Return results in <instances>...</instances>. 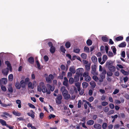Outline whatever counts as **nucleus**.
I'll use <instances>...</instances> for the list:
<instances>
[{"label": "nucleus", "mask_w": 129, "mask_h": 129, "mask_svg": "<svg viewBox=\"0 0 129 129\" xmlns=\"http://www.w3.org/2000/svg\"><path fill=\"white\" fill-rule=\"evenodd\" d=\"M8 89L9 91V92H10V93H12L13 92V88L11 86L9 85V86Z\"/></svg>", "instance_id": "nucleus-40"}, {"label": "nucleus", "mask_w": 129, "mask_h": 129, "mask_svg": "<svg viewBox=\"0 0 129 129\" xmlns=\"http://www.w3.org/2000/svg\"><path fill=\"white\" fill-rule=\"evenodd\" d=\"M90 65L89 64H87L86 65L85 68L87 71H89L90 70Z\"/></svg>", "instance_id": "nucleus-52"}, {"label": "nucleus", "mask_w": 129, "mask_h": 129, "mask_svg": "<svg viewBox=\"0 0 129 129\" xmlns=\"http://www.w3.org/2000/svg\"><path fill=\"white\" fill-rule=\"evenodd\" d=\"M81 57L83 59H86L87 57V55L86 54L82 53L81 55Z\"/></svg>", "instance_id": "nucleus-39"}, {"label": "nucleus", "mask_w": 129, "mask_h": 129, "mask_svg": "<svg viewBox=\"0 0 129 129\" xmlns=\"http://www.w3.org/2000/svg\"><path fill=\"white\" fill-rule=\"evenodd\" d=\"M112 75L113 73L111 71L108 72L107 73V76H112Z\"/></svg>", "instance_id": "nucleus-57"}, {"label": "nucleus", "mask_w": 129, "mask_h": 129, "mask_svg": "<svg viewBox=\"0 0 129 129\" xmlns=\"http://www.w3.org/2000/svg\"><path fill=\"white\" fill-rule=\"evenodd\" d=\"M126 45V43L125 42H123L120 43L118 45V46L119 47H125Z\"/></svg>", "instance_id": "nucleus-23"}, {"label": "nucleus", "mask_w": 129, "mask_h": 129, "mask_svg": "<svg viewBox=\"0 0 129 129\" xmlns=\"http://www.w3.org/2000/svg\"><path fill=\"white\" fill-rule=\"evenodd\" d=\"M90 84L91 87L93 88H94L96 86L95 82L93 81H91L90 82Z\"/></svg>", "instance_id": "nucleus-27"}, {"label": "nucleus", "mask_w": 129, "mask_h": 129, "mask_svg": "<svg viewBox=\"0 0 129 129\" xmlns=\"http://www.w3.org/2000/svg\"><path fill=\"white\" fill-rule=\"evenodd\" d=\"M64 97V99L66 100H68L69 99L71 98V95L70 94L68 93L63 95Z\"/></svg>", "instance_id": "nucleus-13"}, {"label": "nucleus", "mask_w": 129, "mask_h": 129, "mask_svg": "<svg viewBox=\"0 0 129 129\" xmlns=\"http://www.w3.org/2000/svg\"><path fill=\"white\" fill-rule=\"evenodd\" d=\"M119 92V90L118 89H116L113 92V93L114 94H115L118 93Z\"/></svg>", "instance_id": "nucleus-64"}, {"label": "nucleus", "mask_w": 129, "mask_h": 129, "mask_svg": "<svg viewBox=\"0 0 129 129\" xmlns=\"http://www.w3.org/2000/svg\"><path fill=\"white\" fill-rule=\"evenodd\" d=\"M93 127L96 129H101L102 128V126L99 124L95 123L93 125Z\"/></svg>", "instance_id": "nucleus-10"}, {"label": "nucleus", "mask_w": 129, "mask_h": 129, "mask_svg": "<svg viewBox=\"0 0 129 129\" xmlns=\"http://www.w3.org/2000/svg\"><path fill=\"white\" fill-rule=\"evenodd\" d=\"M91 73L93 75H98V72L96 71V68L95 66L92 67Z\"/></svg>", "instance_id": "nucleus-5"}, {"label": "nucleus", "mask_w": 129, "mask_h": 129, "mask_svg": "<svg viewBox=\"0 0 129 129\" xmlns=\"http://www.w3.org/2000/svg\"><path fill=\"white\" fill-rule=\"evenodd\" d=\"M84 51L85 52L89 53V48L86 46L84 47Z\"/></svg>", "instance_id": "nucleus-37"}, {"label": "nucleus", "mask_w": 129, "mask_h": 129, "mask_svg": "<svg viewBox=\"0 0 129 129\" xmlns=\"http://www.w3.org/2000/svg\"><path fill=\"white\" fill-rule=\"evenodd\" d=\"M44 58L45 61L46 62L48 61V57L46 55L44 56Z\"/></svg>", "instance_id": "nucleus-61"}, {"label": "nucleus", "mask_w": 129, "mask_h": 129, "mask_svg": "<svg viewBox=\"0 0 129 129\" xmlns=\"http://www.w3.org/2000/svg\"><path fill=\"white\" fill-rule=\"evenodd\" d=\"M102 105L103 106H105L107 105L108 103L107 102H102L101 103Z\"/></svg>", "instance_id": "nucleus-54"}, {"label": "nucleus", "mask_w": 129, "mask_h": 129, "mask_svg": "<svg viewBox=\"0 0 129 129\" xmlns=\"http://www.w3.org/2000/svg\"><path fill=\"white\" fill-rule=\"evenodd\" d=\"M28 105L30 108H32L35 109V106L31 103H28Z\"/></svg>", "instance_id": "nucleus-55"}, {"label": "nucleus", "mask_w": 129, "mask_h": 129, "mask_svg": "<svg viewBox=\"0 0 129 129\" xmlns=\"http://www.w3.org/2000/svg\"><path fill=\"white\" fill-rule=\"evenodd\" d=\"M36 63L37 66L38 68L39 69H41V68H40V65L39 62L37 60L36 61Z\"/></svg>", "instance_id": "nucleus-60"}, {"label": "nucleus", "mask_w": 129, "mask_h": 129, "mask_svg": "<svg viewBox=\"0 0 129 129\" xmlns=\"http://www.w3.org/2000/svg\"><path fill=\"white\" fill-rule=\"evenodd\" d=\"M108 54L109 57H112L114 56L112 52L109 51Z\"/></svg>", "instance_id": "nucleus-51"}, {"label": "nucleus", "mask_w": 129, "mask_h": 129, "mask_svg": "<svg viewBox=\"0 0 129 129\" xmlns=\"http://www.w3.org/2000/svg\"><path fill=\"white\" fill-rule=\"evenodd\" d=\"M97 75H94L92 78L96 82H99V79L96 76Z\"/></svg>", "instance_id": "nucleus-30"}, {"label": "nucleus", "mask_w": 129, "mask_h": 129, "mask_svg": "<svg viewBox=\"0 0 129 129\" xmlns=\"http://www.w3.org/2000/svg\"><path fill=\"white\" fill-rule=\"evenodd\" d=\"M92 42L90 40L88 39L86 41V43L88 46H90L92 44Z\"/></svg>", "instance_id": "nucleus-38"}, {"label": "nucleus", "mask_w": 129, "mask_h": 129, "mask_svg": "<svg viewBox=\"0 0 129 129\" xmlns=\"http://www.w3.org/2000/svg\"><path fill=\"white\" fill-rule=\"evenodd\" d=\"M80 49L78 48H74V51L75 53H78L80 51Z\"/></svg>", "instance_id": "nucleus-47"}, {"label": "nucleus", "mask_w": 129, "mask_h": 129, "mask_svg": "<svg viewBox=\"0 0 129 129\" xmlns=\"http://www.w3.org/2000/svg\"><path fill=\"white\" fill-rule=\"evenodd\" d=\"M5 63L7 66V68H9L10 71H11L12 70V68L9 62L8 61H7L5 62Z\"/></svg>", "instance_id": "nucleus-12"}, {"label": "nucleus", "mask_w": 129, "mask_h": 129, "mask_svg": "<svg viewBox=\"0 0 129 129\" xmlns=\"http://www.w3.org/2000/svg\"><path fill=\"white\" fill-rule=\"evenodd\" d=\"M81 101L80 100L79 101L78 103V108H80L81 106Z\"/></svg>", "instance_id": "nucleus-62"}, {"label": "nucleus", "mask_w": 129, "mask_h": 129, "mask_svg": "<svg viewBox=\"0 0 129 129\" xmlns=\"http://www.w3.org/2000/svg\"><path fill=\"white\" fill-rule=\"evenodd\" d=\"M94 100V98L92 96H91L88 99V100L90 102H92Z\"/></svg>", "instance_id": "nucleus-59"}, {"label": "nucleus", "mask_w": 129, "mask_h": 129, "mask_svg": "<svg viewBox=\"0 0 129 129\" xmlns=\"http://www.w3.org/2000/svg\"><path fill=\"white\" fill-rule=\"evenodd\" d=\"M114 112V111L113 110H111L109 111H108L107 113V114L109 115L113 114Z\"/></svg>", "instance_id": "nucleus-53"}, {"label": "nucleus", "mask_w": 129, "mask_h": 129, "mask_svg": "<svg viewBox=\"0 0 129 129\" xmlns=\"http://www.w3.org/2000/svg\"><path fill=\"white\" fill-rule=\"evenodd\" d=\"M12 113L14 115L17 116H20L21 115L20 113L17 112L15 111H13Z\"/></svg>", "instance_id": "nucleus-25"}, {"label": "nucleus", "mask_w": 129, "mask_h": 129, "mask_svg": "<svg viewBox=\"0 0 129 129\" xmlns=\"http://www.w3.org/2000/svg\"><path fill=\"white\" fill-rule=\"evenodd\" d=\"M28 87L29 88L33 89L34 87V84H33L31 82H29L28 84Z\"/></svg>", "instance_id": "nucleus-26"}, {"label": "nucleus", "mask_w": 129, "mask_h": 129, "mask_svg": "<svg viewBox=\"0 0 129 129\" xmlns=\"http://www.w3.org/2000/svg\"><path fill=\"white\" fill-rule=\"evenodd\" d=\"M47 86L48 88H50V90L51 91H53L54 89L55 88L53 86H51L50 84H47Z\"/></svg>", "instance_id": "nucleus-20"}, {"label": "nucleus", "mask_w": 129, "mask_h": 129, "mask_svg": "<svg viewBox=\"0 0 129 129\" xmlns=\"http://www.w3.org/2000/svg\"><path fill=\"white\" fill-rule=\"evenodd\" d=\"M0 123L3 125H5L6 126H8V125L6 123V121L4 120L0 119Z\"/></svg>", "instance_id": "nucleus-17"}, {"label": "nucleus", "mask_w": 129, "mask_h": 129, "mask_svg": "<svg viewBox=\"0 0 129 129\" xmlns=\"http://www.w3.org/2000/svg\"><path fill=\"white\" fill-rule=\"evenodd\" d=\"M83 70V69L82 68L78 69L77 70L76 74L78 76H79L81 74L82 71Z\"/></svg>", "instance_id": "nucleus-7"}, {"label": "nucleus", "mask_w": 129, "mask_h": 129, "mask_svg": "<svg viewBox=\"0 0 129 129\" xmlns=\"http://www.w3.org/2000/svg\"><path fill=\"white\" fill-rule=\"evenodd\" d=\"M75 86L77 87L78 91H79L80 89V84L79 82H77L75 84Z\"/></svg>", "instance_id": "nucleus-32"}, {"label": "nucleus", "mask_w": 129, "mask_h": 129, "mask_svg": "<svg viewBox=\"0 0 129 129\" xmlns=\"http://www.w3.org/2000/svg\"><path fill=\"white\" fill-rule=\"evenodd\" d=\"M94 123V121L93 120H89L87 122V124L89 125H92Z\"/></svg>", "instance_id": "nucleus-19"}, {"label": "nucleus", "mask_w": 129, "mask_h": 129, "mask_svg": "<svg viewBox=\"0 0 129 129\" xmlns=\"http://www.w3.org/2000/svg\"><path fill=\"white\" fill-rule=\"evenodd\" d=\"M111 49L113 51L114 55H115L116 54V49L115 47L114 46L112 47Z\"/></svg>", "instance_id": "nucleus-31"}, {"label": "nucleus", "mask_w": 129, "mask_h": 129, "mask_svg": "<svg viewBox=\"0 0 129 129\" xmlns=\"http://www.w3.org/2000/svg\"><path fill=\"white\" fill-rule=\"evenodd\" d=\"M83 76L84 77V79L86 81L89 82L90 81L91 78L89 75V73L88 72H85L84 73Z\"/></svg>", "instance_id": "nucleus-2"}, {"label": "nucleus", "mask_w": 129, "mask_h": 129, "mask_svg": "<svg viewBox=\"0 0 129 129\" xmlns=\"http://www.w3.org/2000/svg\"><path fill=\"white\" fill-rule=\"evenodd\" d=\"M62 99V96L61 95L58 94L57 95V97L55 99L56 103L57 105H59L61 103Z\"/></svg>", "instance_id": "nucleus-3"}, {"label": "nucleus", "mask_w": 129, "mask_h": 129, "mask_svg": "<svg viewBox=\"0 0 129 129\" xmlns=\"http://www.w3.org/2000/svg\"><path fill=\"white\" fill-rule=\"evenodd\" d=\"M123 37L120 36L116 38L115 40L117 41L122 40L123 39Z\"/></svg>", "instance_id": "nucleus-36"}, {"label": "nucleus", "mask_w": 129, "mask_h": 129, "mask_svg": "<svg viewBox=\"0 0 129 129\" xmlns=\"http://www.w3.org/2000/svg\"><path fill=\"white\" fill-rule=\"evenodd\" d=\"M107 59V57L106 55H104L102 57V61L101 64H104Z\"/></svg>", "instance_id": "nucleus-15"}, {"label": "nucleus", "mask_w": 129, "mask_h": 129, "mask_svg": "<svg viewBox=\"0 0 129 129\" xmlns=\"http://www.w3.org/2000/svg\"><path fill=\"white\" fill-rule=\"evenodd\" d=\"M112 62L111 61H108L106 62V65L108 68V67L112 66Z\"/></svg>", "instance_id": "nucleus-21"}, {"label": "nucleus", "mask_w": 129, "mask_h": 129, "mask_svg": "<svg viewBox=\"0 0 129 129\" xmlns=\"http://www.w3.org/2000/svg\"><path fill=\"white\" fill-rule=\"evenodd\" d=\"M29 62L31 64H33L34 62V59L32 57H30L28 59Z\"/></svg>", "instance_id": "nucleus-18"}, {"label": "nucleus", "mask_w": 129, "mask_h": 129, "mask_svg": "<svg viewBox=\"0 0 129 129\" xmlns=\"http://www.w3.org/2000/svg\"><path fill=\"white\" fill-rule=\"evenodd\" d=\"M74 79V82H77L79 80V76H75Z\"/></svg>", "instance_id": "nucleus-34"}, {"label": "nucleus", "mask_w": 129, "mask_h": 129, "mask_svg": "<svg viewBox=\"0 0 129 129\" xmlns=\"http://www.w3.org/2000/svg\"><path fill=\"white\" fill-rule=\"evenodd\" d=\"M45 77L47 76L46 78V82L49 83H51L52 80L48 77V75L47 74H45Z\"/></svg>", "instance_id": "nucleus-16"}, {"label": "nucleus", "mask_w": 129, "mask_h": 129, "mask_svg": "<svg viewBox=\"0 0 129 129\" xmlns=\"http://www.w3.org/2000/svg\"><path fill=\"white\" fill-rule=\"evenodd\" d=\"M55 50V48L54 46H51L50 49V52L52 53H54Z\"/></svg>", "instance_id": "nucleus-35"}, {"label": "nucleus", "mask_w": 129, "mask_h": 129, "mask_svg": "<svg viewBox=\"0 0 129 129\" xmlns=\"http://www.w3.org/2000/svg\"><path fill=\"white\" fill-rule=\"evenodd\" d=\"M44 116V114L43 113L41 112L40 113L39 117L41 119H42L43 118Z\"/></svg>", "instance_id": "nucleus-63"}, {"label": "nucleus", "mask_w": 129, "mask_h": 129, "mask_svg": "<svg viewBox=\"0 0 129 129\" xmlns=\"http://www.w3.org/2000/svg\"><path fill=\"white\" fill-rule=\"evenodd\" d=\"M15 87L16 88L18 89H20L21 87L20 84L18 82H16L15 84Z\"/></svg>", "instance_id": "nucleus-28"}, {"label": "nucleus", "mask_w": 129, "mask_h": 129, "mask_svg": "<svg viewBox=\"0 0 129 129\" xmlns=\"http://www.w3.org/2000/svg\"><path fill=\"white\" fill-rule=\"evenodd\" d=\"M64 81L63 82V85L66 87L68 86V80L67 79L66 77H64Z\"/></svg>", "instance_id": "nucleus-11"}, {"label": "nucleus", "mask_w": 129, "mask_h": 129, "mask_svg": "<svg viewBox=\"0 0 129 129\" xmlns=\"http://www.w3.org/2000/svg\"><path fill=\"white\" fill-rule=\"evenodd\" d=\"M8 79L9 81H12L13 79V76L12 74H10L8 76Z\"/></svg>", "instance_id": "nucleus-41"}, {"label": "nucleus", "mask_w": 129, "mask_h": 129, "mask_svg": "<svg viewBox=\"0 0 129 129\" xmlns=\"http://www.w3.org/2000/svg\"><path fill=\"white\" fill-rule=\"evenodd\" d=\"M21 86L22 87L24 88L25 87V83L24 80H21L20 82Z\"/></svg>", "instance_id": "nucleus-22"}, {"label": "nucleus", "mask_w": 129, "mask_h": 129, "mask_svg": "<svg viewBox=\"0 0 129 129\" xmlns=\"http://www.w3.org/2000/svg\"><path fill=\"white\" fill-rule=\"evenodd\" d=\"M45 86V85L43 82H41L39 83V85H38L37 90L39 92H41V88Z\"/></svg>", "instance_id": "nucleus-6"}, {"label": "nucleus", "mask_w": 129, "mask_h": 129, "mask_svg": "<svg viewBox=\"0 0 129 129\" xmlns=\"http://www.w3.org/2000/svg\"><path fill=\"white\" fill-rule=\"evenodd\" d=\"M60 50L63 53H65L66 50L63 46H61L60 47Z\"/></svg>", "instance_id": "nucleus-45"}, {"label": "nucleus", "mask_w": 129, "mask_h": 129, "mask_svg": "<svg viewBox=\"0 0 129 129\" xmlns=\"http://www.w3.org/2000/svg\"><path fill=\"white\" fill-rule=\"evenodd\" d=\"M83 87V88H86L88 85V84L86 82H83L82 84Z\"/></svg>", "instance_id": "nucleus-29"}, {"label": "nucleus", "mask_w": 129, "mask_h": 129, "mask_svg": "<svg viewBox=\"0 0 129 129\" xmlns=\"http://www.w3.org/2000/svg\"><path fill=\"white\" fill-rule=\"evenodd\" d=\"M79 92V94L80 95H82L84 93V90H81V88L79 91H78Z\"/></svg>", "instance_id": "nucleus-56"}, {"label": "nucleus", "mask_w": 129, "mask_h": 129, "mask_svg": "<svg viewBox=\"0 0 129 129\" xmlns=\"http://www.w3.org/2000/svg\"><path fill=\"white\" fill-rule=\"evenodd\" d=\"M2 114H4L5 115V116H7L11 118L12 117V115H10L9 113L6 112H4L2 113Z\"/></svg>", "instance_id": "nucleus-44"}, {"label": "nucleus", "mask_w": 129, "mask_h": 129, "mask_svg": "<svg viewBox=\"0 0 129 129\" xmlns=\"http://www.w3.org/2000/svg\"><path fill=\"white\" fill-rule=\"evenodd\" d=\"M27 115L30 117L33 118H34L35 117V115L33 113H28L27 114Z\"/></svg>", "instance_id": "nucleus-43"}, {"label": "nucleus", "mask_w": 129, "mask_h": 129, "mask_svg": "<svg viewBox=\"0 0 129 129\" xmlns=\"http://www.w3.org/2000/svg\"><path fill=\"white\" fill-rule=\"evenodd\" d=\"M107 126V124L106 123H104L102 125V127L103 129H106Z\"/></svg>", "instance_id": "nucleus-46"}, {"label": "nucleus", "mask_w": 129, "mask_h": 129, "mask_svg": "<svg viewBox=\"0 0 129 129\" xmlns=\"http://www.w3.org/2000/svg\"><path fill=\"white\" fill-rule=\"evenodd\" d=\"M102 40L104 42H107L108 41L107 38L105 37H102Z\"/></svg>", "instance_id": "nucleus-50"}, {"label": "nucleus", "mask_w": 129, "mask_h": 129, "mask_svg": "<svg viewBox=\"0 0 129 129\" xmlns=\"http://www.w3.org/2000/svg\"><path fill=\"white\" fill-rule=\"evenodd\" d=\"M69 71L73 74L75 73L76 71L75 70V66H73L70 67L69 68Z\"/></svg>", "instance_id": "nucleus-8"}, {"label": "nucleus", "mask_w": 129, "mask_h": 129, "mask_svg": "<svg viewBox=\"0 0 129 129\" xmlns=\"http://www.w3.org/2000/svg\"><path fill=\"white\" fill-rule=\"evenodd\" d=\"M108 68L109 70L111 72H114L116 70L115 67L113 65L110 67H108Z\"/></svg>", "instance_id": "nucleus-14"}, {"label": "nucleus", "mask_w": 129, "mask_h": 129, "mask_svg": "<svg viewBox=\"0 0 129 129\" xmlns=\"http://www.w3.org/2000/svg\"><path fill=\"white\" fill-rule=\"evenodd\" d=\"M92 61L94 63H96L97 61V58L94 56H93L91 58Z\"/></svg>", "instance_id": "nucleus-24"}, {"label": "nucleus", "mask_w": 129, "mask_h": 129, "mask_svg": "<svg viewBox=\"0 0 129 129\" xmlns=\"http://www.w3.org/2000/svg\"><path fill=\"white\" fill-rule=\"evenodd\" d=\"M9 70V69L8 68L4 69L2 70V73L4 75H7L8 73Z\"/></svg>", "instance_id": "nucleus-9"}, {"label": "nucleus", "mask_w": 129, "mask_h": 129, "mask_svg": "<svg viewBox=\"0 0 129 129\" xmlns=\"http://www.w3.org/2000/svg\"><path fill=\"white\" fill-rule=\"evenodd\" d=\"M2 82L3 84H5L7 82V80L6 78H3L2 79Z\"/></svg>", "instance_id": "nucleus-33"}, {"label": "nucleus", "mask_w": 129, "mask_h": 129, "mask_svg": "<svg viewBox=\"0 0 129 129\" xmlns=\"http://www.w3.org/2000/svg\"><path fill=\"white\" fill-rule=\"evenodd\" d=\"M67 90L66 89V88L64 86H62V87L60 88V90L61 92H62L63 91H65Z\"/></svg>", "instance_id": "nucleus-58"}, {"label": "nucleus", "mask_w": 129, "mask_h": 129, "mask_svg": "<svg viewBox=\"0 0 129 129\" xmlns=\"http://www.w3.org/2000/svg\"><path fill=\"white\" fill-rule=\"evenodd\" d=\"M69 81L70 84H73L74 81V79L72 77L70 78L69 79Z\"/></svg>", "instance_id": "nucleus-48"}, {"label": "nucleus", "mask_w": 129, "mask_h": 129, "mask_svg": "<svg viewBox=\"0 0 129 129\" xmlns=\"http://www.w3.org/2000/svg\"><path fill=\"white\" fill-rule=\"evenodd\" d=\"M109 110V108L108 106L105 107L104 109V111L105 112H108Z\"/></svg>", "instance_id": "nucleus-49"}, {"label": "nucleus", "mask_w": 129, "mask_h": 129, "mask_svg": "<svg viewBox=\"0 0 129 129\" xmlns=\"http://www.w3.org/2000/svg\"><path fill=\"white\" fill-rule=\"evenodd\" d=\"M65 46L66 48H69L71 46V44L69 42H67L65 44Z\"/></svg>", "instance_id": "nucleus-42"}, {"label": "nucleus", "mask_w": 129, "mask_h": 129, "mask_svg": "<svg viewBox=\"0 0 129 129\" xmlns=\"http://www.w3.org/2000/svg\"><path fill=\"white\" fill-rule=\"evenodd\" d=\"M42 91L44 93H46L48 94H49L51 93V92L49 89H47L46 87L45 86L41 88Z\"/></svg>", "instance_id": "nucleus-4"}, {"label": "nucleus", "mask_w": 129, "mask_h": 129, "mask_svg": "<svg viewBox=\"0 0 129 129\" xmlns=\"http://www.w3.org/2000/svg\"><path fill=\"white\" fill-rule=\"evenodd\" d=\"M106 73V71L105 69H103V71L100 74V78H99V82H101L103 81V79L105 78V75Z\"/></svg>", "instance_id": "nucleus-1"}]
</instances>
